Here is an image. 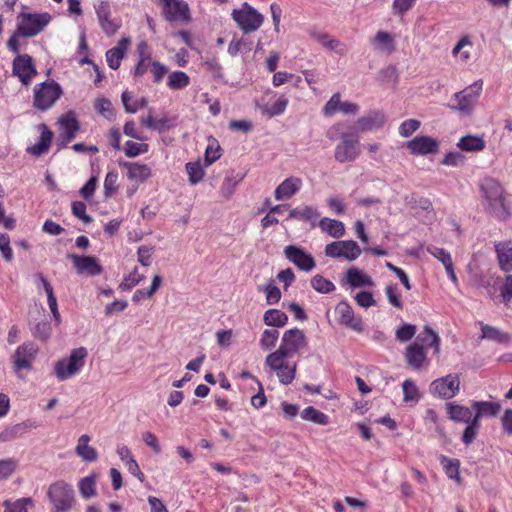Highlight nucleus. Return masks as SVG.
Segmentation results:
<instances>
[{
  "instance_id": "obj_1",
  "label": "nucleus",
  "mask_w": 512,
  "mask_h": 512,
  "mask_svg": "<svg viewBox=\"0 0 512 512\" xmlns=\"http://www.w3.org/2000/svg\"><path fill=\"white\" fill-rule=\"evenodd\" d=\"M287 358L289 357L275 350L269 353L264 361L267 373L275 374L282 385L291 384L296 376L297 364H290Z\"/></svg>"
},
{
  "instance_id": "obj_2",
  "label": "nucleus",
  "mask_w": 512,
  "mask_h": 512,
  "mask_svg": "<svg viewBox=\"0 0 512 512\" xmlns=\"http://www.w3.org/2000/svg\"><path fill=\"white\" fill-rule=\"evenodd\" d=\"M52 16L47 12H21L17 16V29L22 37H34L41 33L51 22Z\"/></svg>"
},
{
  "instance_id": "obj_3",
  "label": "nucleus",
  "mask_w": 512,
  "mask_h": 512,
  "mask_svg": "<svg viewBox=\"0 0 512 512\" xmlns=\"http://www.w3.org/2000/svg\"><path fill=\"white\" fill-rule=\"evenodd\" d=\"M88 353L86 348L73 349L69 357L59 360L54 368L56 377L63 381L78 374L85 364Z\"/></svg>"
},
{
  "instance_id": "obj_4",
  "label": "nucleus",
  "mask_w": 512,
  "mask_h": 512,
  "mask_svg": "<svg viewBox=\"0 0 512 512\" xmlns=\"http://www.w3.org/2000/svg\"><path fill=\"white\" fill-rule=\"evenodd\" d=\"M38 352V346L31 341L24 342L16 348L11 360L13 371L16 373L18 378L24 379V376L22 375L23 370H32L33 363L36 360Z\"/></svg>"
},
{
  "instance_id": "obj_5",
  "label": "nucleus",
  "mask_w": 512,
  "mask_h": 512,
  "mask_svg": "<svg viewBox=\"0 0 512 512\" xmlns=\"http://www.w3.org/2000/svg\"><path fill=\"white\" fill-rule=\"evenodd\" d=\"M231 17L244 33L258 30L264 22V16L247 2L234 9Z\"/></svg>"
},
{
  "instance_id": "obj_6",
  "label": "nucleus",
  "mask_w": 512,
  "mask_h": 512,
  "mask_svg": "<svg viewBox=\"0 0 512 512\" xmlns=\"http://www.w3.org/2000/svg\"><path fill=\"white\" fill-rule=\"evenodd\" d=\"M61 95L62 88L54 80L36 84L34 87V106L42 111L48 110Z\"/></svg>"
},
{
  "instance_id": "obj_7",
  "label": "nucleus",
  "mask_w": 512,
  "mask_h": 512,
  "mask_svg": "<svg viewBox=\"0 0 512 512\" xmlns=\"http://www.w3.org/2000/svg\"><path fill=\"white\" fill-rule=\"evenodd\" d=\"M341 141L336 145L334 158L340 163L353 162L360 155L359 137L353 132H344L340 137Z\"/></svg>"
},
{
  "instance_id": "obj_8",
  "label": "nucleus",
  "mask_w": 512,
  "mask_h": 512,
  "mask_svg": "<svg viewBox=\"0 0 512 512\" xmlns=\"http://www.w3.org/2000/svg\"><path fill=\"white\" fill-rule=\"evenodd\" d=\"M483 90V81L476 80L460 92L454 94L457 104L453 107L465 115H469L477 104Z\"/></svg>"
},
{
  "instance_id": "obj_9",
  "label": "nucleus",
  "mask_w": 512,
  "mask_h": 512,
  "mask_svg": "<svg viewBox=\"0 0 512 512\" xmlns=\"http://www.w3.org/2000/svg\"><path fill=\"white\" fill-rule=\"evenodd\" d=\"M308 345V339L303 330L292 328L286 330L282 337L279 347L276 349L278 352L292 357Z\"/></svg>"
},
{
  "instance_id": "obj_10",
  "label": "nucleus",
  "mask_w": 512,
  "mask_h": 512,
  "mask_svg": "<svg viewBox=\"0 0 512 512\" xmlns=\"http://www.w3.org/2000/svg\"><path fill=\"white\" fill-rule=\"evenodd\" d=\"M325 255L334 259H345L349 262L361 255L360 246L353 240H338L325 246Z\"/></svg>"
},
{
  "instance_id": "obj_11",
  "label": "nucleus",
  "mask_w": 512,
  "mask_h": 512,
  "mask_svg": "<svg viewBox=\"0 0 512 512\" xmlns=\"http://www.w3.org/2000/svg\"><path fill=\"white\" fill-rule=\"evenodd\" d=\"M48 495L58 512L68 511L74 501V491L72 486L65 482H56L49 487Z\"/></svg>"
},
{
  "instance_id": "obj_12",
  "label": "nucleus",
  "mask_w": 512,
  "mask_h": 512,
  "mask_svg": "<svg viewBox=\"0 0 512 512\" xmlns=\"http://www.w3.org/2000/svg\"><path fill=\"white\" fill-rule=\"evenodd\" d=\"M460 391V378L458 374H448L437 378L430 384V393L441 399H451Z\"/></svg>"
},
{
  "instance_id": "obj_13",
  "label": "nucleus",
  "mask_w": 512,
  "mask_h": 512,
  "mask_svg": "<svg viewBox=\"0 0 512 512\" xmlns=\"http://www.w3.org/2000/svg\"><path fill=\"white\" fill-rule=\"evenodd\" d=\"M164 18L169 22L188 23L191 20L189 5L184 0H159Z\"/></svg>"
},
{
  "instance_id": "obj_14",
  "label": "nucleus",
  "mask_w": 512,
  "mask_h": 512,
  "mask_svg": "<svg viewBox=\"0 0 512 512\" xmlns=\"http://www.w3.org/2000/svg\"><path fill=\"white\" fill-rule=\"evenodd\" d=\"M59 135L57 137V145L59 148L65 147L77 135L80 126L73 111H69L62 115L58 120Z\"/></svg>"
},
{
  "instance_id": "obj_15",
  "label": "nucleus",
  "mask_w": 512,
  "mask_h": 512,
  "mask_svg": "<svg viewBox=\"0 0 512 512\" xmlns=\"http://www.w3.org/2000/svg\"><path fill=\"white\" fill-rule=\"evenodd\" d=\"M337 322L357 333L364 331V324L361 316L355 315L353 308L347 301L339 302L335 307Z\"/></svg>"
},
{
  "instance_id": "obj_16",
  "label": "nucleus",
  "mask_w": 512,
  "mask_h": 512,
  "mask_svg": "<svg viewBox=\"0 0 512 512\" xmlns=\"http://www.w3.org/2000/svg\"><path fill=\"white\" fill-rule=\"evenodd\" d=\"M283 253L286 259L301 271L311 272L316 267L314 257L301 247L288 245L284 248Z\"/></svg>"
},
{
  "instance_id": "obj_17",
  "label": "nucleus",
  "mask_w": 512,
  "mask_h": 512,
  "mask_svg": "<svg viewBox=\"0 0 512 512\" xmlns=\"http://www.w3.org/2000/svg\"><path fill=\"white\" fill-rule=\"evenodd\" d=\"M68 258L72 260L76 272L79 275L85 276H97L103 271V268L99 260L94 256H79L76 254L68 255Z\"/></svg>"
},
{
  "instance_id": "obj_18",
  "label": "nucleus",
  "mask_w": 512,
  "mask_h": 512,
  "mask_svg": "<svg viewBox=\"0 0 512 512\" xmlns=\"http://www.w3.org/2000/svg\"><path fill=\"white\" fill-rule=\"evenodd\" d=\"M406 148L412 155L435 154L439 150V142L430 136H416L406 143Z\"/></svg>"
},
{
  "instance_id": "obj_19",
  "label": "nucleus",
  "mask_w": 512,
  "mask_h": 512,
  "mask_svg": "<svg viewBox=\"0 0 512 512\" xmlns=\"http://www.w3.org/2000/svg\"><path fill=\"white\" fill-rule=\"evenodd\" d=\"M13 74L17 76L23 84H29L32 78L37 74L32 57L27 54L17 55L13 60Z\"/></svg>"
},
{
  "instance_id": "obj_20",
  "label": "nucleus",
  "mask_w": 512,
  "mask_h": 512,
  "mask_svg": "<svg viewBox=\"0 0 512 512\" xmlns=\"http://www.w3.org/2000/svg\"><path fill=\"white\" fill-rule=\"evenodd\" d=\"M386 121V116L382 111L373 110L360 117L356 121L355 130L357 132H369L381 128Z\"/></svg>"
},
{
  "instance_id": "obj_21",
  "label": "nucleus",
  "mask_w": 512,
  "mask_h": 512,
  "mask_svg": "<svg viewBox=\"0 0 512 512\" xmlns=\"http://www.w3.org/2000/svg\"><path fill=\"white\" fill-rule=\"evenodd\" d=\"M404 356L408 366L414 370H419L429 364L426 351L423 349V345H420L418 342L408 345Z\"/></svg>"
},
{
  "instance_id": "obj_22",
  "label": "nucleus",
  "mask_w": 512,
  "mask_h": 512,
  "mask_svg": "<svg viewBox=\"0 0 512 512\" xmlns=\"http://www.w3.org/2000/svg\"><path fill=\"white\" fill-rule=\"evenodd\" d=\"M303 186L302 179L290 176L283 180L275 189L274 197L277 201L288 200L297 194Z\"/></svg>"
},
{
  "instance_id": "obj_23",
  "label": "nucleus",
  "mask_w": 512,
  "mask_h": 512,
  "mask_svg": "<svg viewBox=\"0 0 512 512\" xmlns=\"http://www.w3.org/2000/svg\"><path fill=\"white\" fill-rule=\"evenodd\" d=\"M499 267L504 272L512 271V241H497L494 243Z\"/></svg>"
},
{
  "instance_id": "obj_24",
  "label": "nucleus",
  "mask_w": 512,
  "mask_h": 512,
  "mask_svg": "<svg viewBox=\"0 0 512 512\" xmlns=\"http://www.w3.org/2000/svg\"><path fill=\"white\" fill-rule=\"evenodd\" d=\"M96 14L101 28L107 35H113L117 32L120 24L113 19H110V7L105 2H100L95 6Z\"/></svg>"
},
{
  "instance_id": "obj_25",
  "label": "nucleus",
  "mask_w": 512,
  "mask_h": 512,
  "mask_svg": "<svg viewBox=\"0 0 512 512\" xmlns=\"http://www.w3.org/2000/svg\"><path fill=\"white\" fill-rule=\"evenodd\" d=\"M445 410L448 418L453 422L469 423L473 421V413L469 407L457 404L456 402H447Z\"/></svg>"
},
{
  "instance_id": "obj_26",
  "label": "nucleus",
  "mask_w": 512,
  "mask_h": 512,
  "mask_svg": "<svg viewBox=\"0 0 512 512\" xmlns=\"http://www.w3.org/2000/svg\"><path fill=\"white\" fill-rule=\"evenodd\" d=\"M91 436L88 434L81 435L75 446V453L82 461L90 463L95 462L98 459L97 450L90 445Z\"/></svg>"
},
{
  "instance_id": "obj_27",
  "label": "nucleus",
  "mask_w": 512,
  "mask_h": 512,
  "mask_svg": "<svg viewBox=\"0 0 512 512\" xmlns=\"http://www.w3.org/2000/svg\"><path fill=\"white\" fill-rule=\"evenodd\" d=\"M414 342H418L420 345H423L424 350L433 348L434 354L438 355L440 353L441 339L437 332H435L430 326H425Z\"/></svg>"
},
{
  "instance_id": "obj_28",
  "label": "nucleus",
  "mask_w": 512,
  "mask_h": 512,
  "mask_svg": "<svg viewBox=\"0 0 512 512\" xmlns=\"http://www.w3.org/2000/svg\"><path fill=\"white\" fill-rule=\"evenodd\" d=\"M40 138L37 143L27 148V152L33 156H41L49 150L53 133L52 131L45 125H40Z\"/></svg>"
},
{
  "instance_id": "obj_29",
  "label": "nucleus",
  "mask_w": 512,
  "mask_h": 512,
  "mask_svg": "<svg viewBox=\"0 0 512 512\" xmlns=\"http://www.w3.org/2000/svg\"><path fill=\"white\" fill-rule=\"evenodd\" d=\"M346 280L350 287H373L375 285L373 279L364 271L352 267L346 271Z\"/></svg>"
},
{
  "instance_id": "obj_30",
  "label": "nucleus",
  "mask_w": 512,
  "mask_h": 512,
  "mask_svg": "<svg viewBox=\"0 0 512 512\" xmlns=\"http://www.w3.org/2000/svg\"><path fill=\"white\" fill-rule=\"evenodd\" d=\"M320 213L317 208L310 205H303L296 208H292L289 211V218L295 220L306 221L315 226L316 220L319 218Z\"/></svg>"
},
{
  "instance_id": "obj_31",
  "label": "nucleus",
  "mask_w": 512,
  "mask_h": 512,
  "mask_svg": "<svg viewBox=\"0 0 512 512\" xmlns=\"http://www.w3.org/2000/svg\"><path fill=\"white\" fill-rule=\"evenodd\" d=\"M472 408L475 410L474 420L480 423L482 417H493L497 415L501 409L498 402L474 401Z\"/></svg>"
},
{
  "instance_id": "obj_32",
  "label": "nucleus",
  "mask_w": 512,
  "mask_h": 512,
  "mask_svg": "<svg viewBox=\"0 0 512 512\" xmlns=\"http://www.w3.org/2000/svg\"><path fill=\"white\" fill-rule=\"evenodd\" d=\"M371 45L375 50L392 53L395 50L394 37L386 31H378L376 35L370 40Z\"/></svg>"
},
{
  "instance_id": "obj_33",
  "label": "nucleus",
  "mask_w": 512,
  "mask_h": 512,
  "mask_svg": "<svg viewBox=\"0 0 512 512\" xmlns=\"http://www.w3.org/2000/svg\"><path fill=\"white\" fill-rule=\"evenodd\" d=\"M481 192L482 195L486 201V204H488L491 201H496L503 195V188L500 185L499 182L492 178H486L481 183Z\"/></svg>"
},
{
  "instance_id": "obj_34",
  "label": "nucleus",
  "mask_w": 512,
  "mask_h": 512,
  "mask_svg": "<svg viewBox=\"0 0 512 512\" xmlns=\"http://www.w3.org/2000/svg\"><path fill=\"white\" fill-rule=\"evenodd\" d=\"M322 232L333 238H341L345 235V225L343 222L328 217L322 218L318 223Z\"/></svg>"
},
{
  "instance_id": "obj_35",
  "label": "nucleus",
  "mask_w": 512,
  "mask_h": 512,
  "mask_svg": "<svg viewBox=\"0 0 512 512\" xmlns=\"http://www.w3.org/2000/svg\"><path fill=\"white\" fill-rule=\"evenodd\" d=\"M457 147L466 152H479L486 147L483 136L466 135L459 139Z\"/></svg>"
},
{
  "instance_id": "obj_36",
  "label": "nucleus",
  "mask_w": 512,
  "mask_h": 512,
  "mask_svg": "<svg viewBox=\"0 0 512 512\" xmlns=\"http://www.w3.org/2000/svg\"><path fill=\"white\" fill-rule=\"evenodd\" d=\"M128 49V39L123 38L117 47L107 51L106 61L111 69H117L120 66V61L123 59L126 50Z\"/></svg>"
},
{
  "instance_id": "obj_37",
  "label": "nucleus",
  "mask_w": 512,
  "mask_h": 512,
  "mask_svg": "<svg viewBox=\"0 0 512 512\" xmlns=\"http://www.w3.org/2000/svg\"><path fill=\"white\" fill-rule=\"evenodd\" d=\"M243 179H244V174H241V173L235 174L232 172V173L226 174V176L221 184L220 191H219L221 196L224 197L225 199L230 198L233 195V193L235 192V189L238 186V184Z\"/></svg>"
},
{
  "instance_id": "obj_38",
  "label": "nucleus",
  "mask_w": 512,
  "mask_h": 512,
  "mask_svg": "<svg viewBox=\"0 0 512 512\" xmlns=\"http://www.w3.org/2000/svg\"><path fill=\"white\" fill-rule=\"evenodd\" d=\"M479 324L482 332L481 338L493 340L498 343L504 344H507L511 341V335L509 333L503 332L494 326H490L482 322H480Z\"/></svg>"
},
{
  "instance_id": "obj_39",
  "label": "nucleus",
  "mask_w": 512,
  "mask_h": 512,
  "mask_svg": "<svg viewBox=\"0 0 512 512\" xmlns=\"http://www.w3.org/2000/svg\"><path fill=\"white\" fill-rule=\"evenodd\" d=\"M439 461L442 468L449 479L455 480L457 483H461L460 476V461L455 458H449L444 455H440Z\"/></svg>"
},
{
  "instance_id": "obj_40",
  "label": "nucleus",
  "mask_w": 512,
  "mask_h": 512,
  "mask_svg": "<svg viewBox=\"0 0 512 512\" xmlns=\"http://www.w3.org/2000/svg\"><path fill=\"white\" fill-rule=\"evenodd\" d=\"M263 322L267 326L281 328L287 324L288 316L281 310L268 309L263 315Z\"/></svg>"
},
{
  "instance_id": "obj_41",
  "label": "nucleus",
  "mask_w": 512,
  "mask_h": 512,
  "mask_svg": "<svg viewBox=\"0 0 512 512\" xmlns=\"http://www.w3.org/2000/svg\"><path fill=\"white\" fill-rule=\"evenodd\" d=\"M486 205L489 212L498 220L505 221L510 217V208L506 204L503 195L496 201H491Z\"/></svg>"
},
{
  "instance_id": "obj_42",
  "label": "nucleus",
  "mask_w": 512,
  "mask_h": 512,
  "mask_svg": "<svg viewBox=\"0 0 512 512\" xmlns=\"http://www.w3.org/2000/svg\"><path fill=\"white\" fill-rule=\"evenodd\" d=\"M39 279H40V281L43 285V288L47 294L48 306L51 310L54 320L57 324H59L61 321V317H60V313L58 311L57 299L54 295L53 288L50 285V283L48 282V280L43 275H39Z\"/></svg>"
},
{
  "instance_id": "obj_43",
  "label": "nucleus",
  "mask_w": 512,
  "mask_h": 512,
  "mask_svg": "<svg viewBox=\"0 0 512 512\" xmlns=\"http://www.w3.org/2000/svg\"><path fill=\"white\" fill-rule=\"evenodd\" d=\"M466 47H472L471 37L468 35L461 37L452 49V55L455 57L459 56L460 61L463 63L468 62L471 58V52Z\"/></svg>"
},
{
  "instance_id": "obj_44",
  "label": "nucleus",
  "mask_w": 512,
  "mask_h": 512,
  "mask_svg": "<svg viewBox=\"0 0 512 512\" xmlns=\"http://www.w3.org/2000/svg\"><path fill=\"white\" fill-rule=\"evenodd\" d=\"M279 335V331L275 328L265 329L259 339L260 348L263 351H271L275 348Z\"/></svg>"
},
{
  "instance_id": "obj_45",
  "label": "nucleus",
  "mask_w": 512,
  "mask_h": 512,
  "mask_svg": "<svg viewBox=\"0 0 512 512\" xmlns=\"http://www.w3.org/2000/svg\"><path fill=\"white\" fill-rule=\"evenodd\" d=\"M497 282L501 301L504 305L508 306L512 301V274L499 278Z\"/></svg>"
},
{
  "instance_id": "obj_46",
  "label": "nucleus",
  "mask_w": 512,
  "mask_h": 512,
  "mask_svg": "<svg viewBox=\"0 0 512 512\" xmlns=\"http://www.w3.org/2000/svg\"><path fill=\"white\" fill-rule=\"evenodd\" d=\"M190 83L189 76L183 71H174L168 75L167 86L173 90H180Z\"/></svg>"
},
{
  "instance_id": "obj_47",
  "label": "nucleus",
  "mask_w": 512,
  "mask_h": 512,
  "mask_svg": "<svg viewBox=\"0 0 512 512\" xmlns=\"http://www.w3.org/2000/svg\"><path fill=\"white\" fill-rule=\"evenodd\" d=\"M402 390L405 403H417L420 400L419 389L413 380L406 379L402 383Z\"/></svg>"
},
{
  "instance_id": "obj_48",
  "label": "nucleus",
  "mask_w": 512,
  "mask_h": 512,
  "mask_svg": "<svg viewBox=\"0 0 512 512\" xmlns=\"http://www.w3.org/2000/svg\"><path fill=\"white\" fill-rule=\"evenodd\" d=\"M162 283V278L159 275H155L152 279V283L149 289H138L133 294V301L136 303L141 302L144 299L150 298L158 290Z\"/></svg>"
},
{
  "instance_id": "obj_49",
  "label": "nucleus",
  "mask_w": 512,
  "mask_h": 512,
  "mask_svg": "<svg viewBox=\"0 0 512 512\" xmlns=\"http://www.w3.org/2000/svg\"><path fill=\"white\" fill-rule=\"evenodd\" d=\"M301 418L319 425H327L329 420L328 416L316 408L309 406L301 412Z\"/></svg>"
},
{
  "instance_id": "obj_50",
  "label": "nucleus",
  "mask_w": 512,
  "mask_h": 512,
  "mask_svg": "<svg viewBox=\"0 0 512 512\" xmlns=\"http://www.w3.org/2000/svg\"><path fill=\"white\" fill-rule=\"evenodd\" d=\"M96 475L91 474L79 481L78 488L82 497L88 499L96 493Z\"/></svg>"
},
{
  "instance_id": "obj_51",
  "label": "nucleus",
  "mask_w": 512,
  "mask_h": 512,
  "mask_svg": "<svg viewBox=\"0 0 512 512\" xmlns=\"http://www.w3.org/2000/svg\"><path fill=\"white\" fill-rule=\"evenodd\" d=\"M151 176V168L146 164L130 162V180L143 182Z\"/></svg>"
},
{
  "instance_id": "obj_52",
  "label": "nucleus",
  "mask_w": 512,
  "mask_h": 512,
  "mask_svg": "<svg viewBox=\"0 0 512 512\" xmlns=\"http://www.w3.org/2000/svg\"><path fill=\"white\" fill-rule=\"evenodd\" d=\"M94 107L96 111L108 120H113L115 118V112L112 102L105 97H99L94 102Z\"/></svg>"
},
{
  "instance_id": "obj_53",
  "label": "nucleus",
  "mask_w": 512,
  "mask_h": 512,
  "mask_svg": "<svg viewBox=\"0 0 512 512\" xmlns=\"http://www.w3.org/2000/svg\"><path fill=\"white\" fill-rule=\"evenodd\" d=\"M258 291L265 293L268 305H274L281 299V291L272 279L265 286L259 287Z\"/></svg>"
},
{
  "instance_id": "obj_54",
  "label": "nucleus",
  "mask_w": 512,
  "mask_h": 512,
  "mask_svg": "<svg viewBox=\"0 0 512 512\" xmlns=\"http://www.w3.org/2000/svg\"><path fill=\"white\" fill-rule=\"evenodd\" d=\"M185 168L191 185H196L203 180L205 172L200 161L188 162Z\"/></svg>"
},
{
  "instance_id": "obj_55",
  "label": "nucleus",
  "mask_w": 512,
  "mask_h": 512,
  "mask_svg": "<svg viewBox=\"0 0 512 512\" xmlns=\"http://www.w3.org/2000/svg\"><path fill=\"white\" fill-rule=\"evenodd\" d=\"M4 507V512H28V508L33 507V500L29 497L20 498L14 502L6 500Z\"/></svg>"
},
{
  "instance_id": "obj_56",
  "label": "nucleus",
  "mask_w": 512,
  "mask_h": 512,
  "mask_svg": "<svg viewBox=\"0 0 512 512\" xmlns=\"http://www.w3.org/2000/svg\"><path fill=\"white\" fill-rule=\"evenodd\" d=\"M311 286L315 291L323 294H327L335 290L334 283L321 275H315L312 277Z\"/></svg>"
},
{
  "instance_id": "obj_57",
  "label": "nucleus",
  "mask_w": 512,
  "mask_h": 512,
  "mask_svg": "<svg viewBox=\"0 0 512 512\" xmlns=\"http://www.w3.org/2000/svg\"><path fill=\"white\" fill-rule=\"evenodd\" d=\"M341 104H342L341 94L340 93L333 94L323 107V110H322L323 115L325 117H332L338 111H340Z\"/></svg>"
},
{
  "instance_id": "obj_58",
  "label": "nucleus",
  "mask_w": 512,
  "mask_h": 512,
  "mask_svg": "<svg viewBox=\"0 0 512 512\" xmlns=\"http://www.w3.org/2000/svg\"><path fill=\"white\" fill-rule=\"evenodd\" d=\"M288 106V99L284 96L279 97L273 104L265 106L264 113L269 117L281 115Z\"/></svg>"
},
{
  "instance_id": "obj_59",
  "label": "nucleus",
  "mask_w": 512,
  "mask_h": 512,
  "mask_svg": "<svg viewBox=\"0 0 512 512\" xmlns=\"http://www.w3.org/2000/svg\"><path fill=\"white\" fill-rule=\"evenodd\" d=\"M221 157V148L216 140H213L205 149V165L209 166Z\"/></svg>"
},
{
  "instance_id": "obj_60",
  "label": "nucleus",
  "mask_w": 512,
  "mask_h": 512,
  "mask_svg": "<svg viewBox=\"0 0 512 512\" xmlns=\"http://www.w3.org/2000/svg\"><path fill=\"white\" fill-rule=\"evenodd\" d=\"M421 126L420 121L416 119H408L403 121L398 129L399 135L403 138L410 137L414 132H416Z\"/></svg>"
},
{
  "instance_id": "obj_61",
  "label": "nucleus",
  "mask_w": 512,
  "mask_h": 512,
  "mask_svg": "<svg viewBox=\"0 0 512 512\" xmlns=\"http://www.w3.org/2000/svg\"><path fill=\"white\" fill-rule=\"evenodd\" d=\"M24 431V424L7 427L0 432V442H8L19 437Z\"/></svg>"
},
{
  "instance_id": "obj_62",
  "label": "nucleus",
  "mask_w": 512,
  "mask_h": 512,
  "mask_svg": "<svg viewBox=\"0 0 512 512\" xmlns=\"http://www.w3.org/2000/svg\"><path fill=\"white\" fill-rule=\"evenodd\" d=\"M416 330V326L413 324H403L396 329V339L400 342H407L414 337Z\"/></svg>"
},
{
  "instance_id": "obj_63",
  "label": "nucleus",
  "mask_w": 512,
  "mask_h": 512,
  "mask_svg": "<svg viewBox=\"0 0 512 512\" xmlns=\"http://www.w3.org/2000/svg\"><path fill=\"white\" fill-rule=\"evenodd\" d=\"M480 423L477 422V420H474L467 423L466 428L464 429L463 435H462V441L464 444L469 445L471 444L479 431Z\"/></svg>"
},
{
  "instance_id": "obj_64",
  "label": "nucleus",
  "mask_w": 512,
  "mask_h": 512,
  "mask_svg": "<svg viewBox=\"0 0 512 512\" xmlns=\"http://www.w3.org/2000/svg\"><path fill=\"white\" fill-rule=\"evenodd\" d=\"M385 294L387 296L388 302L397 309L403 308V303L401 301V294L396 285H387L385 288Z\"/></svg>"
}]
</instances>
